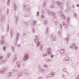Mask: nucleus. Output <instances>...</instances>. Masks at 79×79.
Here are the masks:
<instances>
[{
	"label": "nucleus",
	"instance_id": "5701e85b",
	"mask_svg": "<svg viewBox=\"0 0 79 79\" xmlns=\"http://www.w3.org/2000/svg\"><path fill=\"white\" fill-rule=\"evenodd\" d=\"M5 61H6L5 60H2V61H1L0 62H1V64H5Z\"/></svg>",
	"mask_w": 79,
	"mask_h": 79
},
{
	"label": "nucleus",
	"instance_id": "1a4fd4ad",
	"mask_svg": "<svg viewBox=\"0 0 79 79\" xmlns=\"http://www.w3.org/2000/svg\"><path fill=\"white\" fill-rule=\"evenodd\" d=\"M5 15H3L1 18V23H3V22H4V21L5 20Z\"/></svg>",
	"mask_w": 79,
	"mask_h": 79
},
{
	"label": "nucleus",
	"instance_id": "69168bd1",
	"mask_svg": "<svg viewBox=\"0 0 79 79\" xmlns=\"http://www.w3.org/2000/svg\"><path fill=\"white\" fill-rule=\"evenodd\" d=\"M12 71H13V72H15V69H12Z\"/></svg>",
	"mask_w": 79,
	"mask_h": 79
},
{
	"label": "nucleus",
	"instance_id": "c9c22d12",
	"mask_svg": "<svg viewBox=\"0 0 79 79\" xmlns=\"http://www.w3.org/2000/svg\"><path fill=\"white\" fill-rule=\"evenodd\" d=\"M46 3V2H44L43 4V7H44L45 6V4Z\"/></svg>",
	"mask_w": 79,
	"mask_h": 79
},
{
	"label": "nucleus",
	"instance_id": "680f3d73",
	"mask_svg": "<svg viewBox=\"0 0 79 79\" xmlns=\"http://www.w3.org/2000/svg\"><path fill=\"white\" fill-rule=\"evenodd\" d=\"M55 36H53V35H52L51 36V37L52 38H53V37H54Z\"/></svg>",
	"mask_w": 79,
	"mask_h": 79
},
{
	"label": "nucleus",
	"instance_id": "423d86ee",
	"mask_svg": "<svg viewBox=\"0 0 79 79\" xmlns=\"http://www.w3.org/2000/svg\"><path fill=\"white\" fill-rule=\"evenodd\" d=\"M58 13L59 15H60L61 17H62L63 19H66V17H65V16L63 15V13H62V12H61V11H60L58 12Z\"/></svg>",
	"mask_w": 79,
	"mask_h": 79
},
{
	"label": "nucleus",
	"instance_id": "f704fd0d",
	"mask_svg": "<svg viewBox=\"0 0 79 79\" xmlns=\"http://www.w3.org/2000/svg\"><path fill=\"white\" fill-rule=\"evenodd\" d=\"M58 6H60V5H63V2H60L57 4Z\"/></svg>",
	"mask_w": 79,
	"mask_h": 79
},
{
	"label": "nucleus",
	"instance_id": "49530a36",
	"mask_svg": "<svg viewBox=\"0 0 79 79\" xmlns=\"http://www.w3.org/2000/svg\"><path fill=\"white\" fill-rule=\"evenodd\" d=\"M44 67V68H47V67H48V66L46 64H44L43 66Z\"/></svg>",
	"mask_w": 79,
	"mask_h": 79
},
{
	"label": "nucleus",
	"instance_id": "338daca9",
	"mask_svg": "<svg viewBox=\"0 0 79 79\" xmlns=\"http://www.w3.org/2000/svg\"><path fill=\"white\" fill-rule=\"evenodd\" d=\"M26 33H24L23 35V36H26Z\"/></svg>",
	"mask_w": 79,
	"mask_h": 79
},
{
	"label": "nucleus",
	"instance_id": "052dcab7",
	"mask_svg": "<svg viewBox=\"0 0 79 79\" xmlns=\"http://www.w3.org/2000/svg\"><path fill=\"white\" fill-rule=\"evenodd\" d=\"M69 11V10H65V12L68 13Z\"/></svg>",
	"mask_w": 79,
	"mask_h": 79
},
{
	"label": "nucleus",
	"instance_id": "a18cd8bd",
	"mask_svg": "<svg viewBox=\"0 0 79 79\" xmlns=\"http://www.w3.org/2000/svg\"><path fill=\"white\" fill-rule=\"evenodd\" d=\"M7 32H9V25H8V27L7 28Z\"/></svg>",
	"mask_w": 79,
	"mask_h": 79
},
{
	"label": "nucleus",
	"instance_id": "e433bc0d",
	"mask_svg": "<svg viewBox=\"0 0 79 79\" xmlns=\"http://www.w3.org/2000/svg\"><path fill=\"white\" fill-rule=\"evenodd\" d=\"M70 19V18L69 17H68L67 18V21H68V22H69V20Z\"/></svg>",
	"mask_w": 79,
	"mask_h": 79
},
{
	"label": "nucleus",
	"instance_id": "ddd939ff",
	"mask_svg": "<svg viewBox=\"0 0 79 79\" xmlns=\"http://www.w3.org/2000/svg\"><path fill=\"white\" fill-rule=\"evenodd\" d=\"M23 8L25 9L26 8L27 11H29L30 10V8L26 7V5L23 6Z\"/></svg>",
	"mask_w": 79,
	"mask_h": 79
},
{
	"label": "nucleus",
	"instance_id": "a211bd4d",
	"mask_svg": "<svg viewBox=\"0 0 79 79\" xmlns=\"http://www.w3.org/2000/svg\"><path fill=\"white\" fill-rule=\"evenodd\" d=\"M64 60L66 61H69V57L67 56L65 58Z\"/></svg>",
	"mask_w": 79,
	"mask_h": 79
},
{
	"label": "nucleus",
	"instance_id": "bb28decb",
	"mask_svg": "<svg viewBox=\"0 0 79 79\" xmlns=\"http://www.w3.org/2000/svg\"><path fill=\"white\" fill-rule=\"evenodd\" d=\"M24 18H29L30 15H24Z\"/></svg>",
	"mask_w": 79,
	"mask_h": 79
},
{
	"label": "nucleus",
	"instance_id": "a878e982",
	"mask_svg": "<svg viewBox=\"0 0 79 79\" xmlns=\"http://www.w3.org/2000/svg\"><path fill=\"white\" fill-rule=\"evenodd\" d=\"M40 48L41 51H42L43 50V45L42 44H41L40 46Z\"/></svg>",
	"mask_w": 79,
	"mask_h": 79
},
{
	"label": "nucleus",
	"instance_id": "79ce46f5",
	"mask_svg": "<svg viewBox=\"0 0 79 79\" xmlns=\"http://www.w3.org/2000/svg\"><path fill=\"white\" fill-rule=\"evenodd\" d=\"M63 71L64 72H66L67 71V69H66V68H64L63 69Z\"/></svg>",
	"mask_w": 79,
	"mask_h": 79
},
{
	"label": "nucleus",
	"instance_id": "39448f33",
	"mask_svg": "<svg viewBox=\"0 0 79 79\" xmlns=\"http://www.w3.org/2000/svg\"><path fill=\"white\" fill-rule=\"evenodd\" d=\"M28 58H29V55L28 54H25L23 58L24 61H26Z\"/></svg>",
	"mask_w": 79,
	"mask_h": 79
},
{
	"label": "nucleus",
	"instance_id": "603ef678",
	"mask_svg": "<svg viewBox=\"0 0 79 79\" xmlns=\"http://www.w3.org/2000/svg\"><path fill=\"white\" fill-rule=\"evenodd\" d=\"M39 12L38 11L37 13V16H39Z\"/></svg>",
	"mask_w": 79,
	"mask_h": 79
},
{
	"label": "nucleus",
	"instance_id": "5fc2aeb1",
	"mask_svg": "<svg viewBox=\"0 0 79 79\" xmlns=\"http://www.w3.org/2000/svg\"><path fill=\"white\" fill-rule=\"evenodd\" d=\"M38 79H43L42 77H38Z\"/></svg>",
	"mask_w": 79,
	"mask_h": 79
},
{
	"label": "nucleus",
	"instance_id": "aec40b11",
	"mask_svg": "<svg viewBox=\"0 0 79 79\" xmlns=\"http://www.w3.org/2000/svg\"><path fill=\"white\" fill-rule=\"evenodd\" d=\"M63 25L64 27H65V28H67V25L66 24V23H65V22H63Z\"/></svg>",
	"mask_w": 79,
	"mask_h": 79
},
{
	"label": "nucleus",
	"instance_id": "0eeeda50",
	"mask_svg": "<svg viewBox=\"0 0 79 79\" xmlns=\"http://www.w3.org/2000/svg\"><path fill=\"white\" fill-rule=\"evenodd\" d=\"M55 75V73L54 72L52 73H50L48 75V77H54Z\"/></svg>",
	"mask_w": 79,
	"mask_h": 79
},
{
	"label": "nucleus",
	"instance_id": "cd10ccee",
	"mask_svg": "<svg viewBox=\"0 0 79 79\" xmlns=\"http://www.w3.org/2000/svg\"><path fill=\"white\" fill-rule=\"evenodd\" d=\"M14 10L15 11L16 10V8H17V6L15 4H14Z\"/></svg>",
	"mask_w": 79,
	"mask_h": 79
},
{
	"label": "nucleus",
	"instance_id": "37998d69",
	"mask_svg": "<svg viewBox=\"0 0 79 79\" xmlns=\"http://www.w3.org/2000/svg\"><path fill=\"white\" fill-rule=\"evenodd\" d=\"M58 21H55L54 22V24L55 25H57L58 24Z\"/></svg>",
	"mask_w": 79,
	"mask_h": 79
},
{
	"label": "nucleus",
	"instance_id": "6e6552de",
	"mask_svg": "<svg viewBox=\"0 0 79 79\" xmlns=\"http://www.w3.org/2000/svg\"><path fill=\"white\" fill-rule=\"evenodd\" d=\"M39 71L40 72H41V73H44L45 71V69H42V67H40L39 66H38Z\"/></svg>",
	"mask_w": 79,
	"mask_h": 79
},
{
	"label": "nucleus",
	"instance_id": "6e6d98bb",
	"mask_svg": "<svg viewBox=\"0 0 79 79\" xmlns=\"http://www.w3.org/2000/svg\"><path fill=\"white\" fill-rule=\"evenodd\" d=\"M60 9L61 10H63V6H61L60 7Z\"/></svg>",
	"mask_w": 79,
	"mask_h": 79
},
{
	"label": "nucleus",
	"instance_id": "864d4df0",
	"mask_svg": "<svg viewBox=\"0 0 79 79\" xmlns=\"http://www.w3.org/2000/svg\"><path fill=\"white\" fill-rule=\"evenodd\" d=\"M45 18V16L43 15H42L41 16V18H42L43 19H44Z\"/></svg>",
	"mask_w": 79,
	"mask_h": 79
},
{
	"label": "nucleus",
	"instance_id": "7ed1b4c3",
	"mask_svg": "<svg viewBox=\"0 0 79 79\" xmlns=\"http://www.w3.org/2000/svg\"><path fill=\"white\" fill-rule=\"evenodd\" d=\"M19 34L18 33L16 35V38L15 40V42H14L15 45H17L18 41L19 40Z\"/></svg>",
	"mask_w": 79,
	"mask_h": 79
},
{
	"label": "nucleus",
	"instance_id": "8fccbe9b",
	"mask_svg": "<svg viewBox=\"0 0 79 79\" xmlns=\"http://www.w3.org/2000/svg\"><path fill=\"white\" fill-rule=\"evenodd\" d=\"M50 58H53V57H54V56H53V55H50Z\"/></svg>",
	"mask_w": 79,
	"mask_h": 79
},
{
	"label": "nucleus",
	"instance_id": "f8f14e48",
	"mask_svg": "<svg viewBox=\"0 0 79 79\" xmlns=\"http://www.w3.org/2000/svg\"><path fill=\"white\" fill-rule=\"evenodd\" d=\"M23 74L24 73H23V72L20 71L19 73L18 76L20 77H21V76H22Z\"/></svg>",
	"mask_w": 79,
	"mask_h": 79
},
{
	"label": "nucleus",
	"instance_id": "c756f323",
	"mask_svg": "<svg viewBox=\"0 0 79 79\" xmlns=\"http://www.w3.org/2000/svg\"><path fill=\"white\" fill-rule=\"evenodd\" d=\"M11 48L13 51V52H15V47H14V46H11Z\"/></svg>",
	"mask_w": 79,
	"mask_h": 79
},
{
	"label": "nucleus",
	"instance_id": "e2e57ef3",
	"mask_svg": "<svg viewBox=\"0 0 79 79\" xmlns=\"http://www.w3.org/2000/svg\"><path fill=\"white\" fill-rule=\"evenodd\" d=\"M18 47H21V45L20 44H18Z\"/></svg>",
	"mask_w": 79,
	"mask_h": 79
},
{
	"label": "nucleus",
	"instance_id": "bf43d9fd",
	"mask_svg": "<svg viewBox=\"0 0 79 79\" xmlns=\"http://www.w3.org/2000/svg\"><path fill=\"white\" fill-rule=\"evenodd\" d=\"M3 58V56H1L0 57V60H2V58Z\"/></svg>",
	"mask_w": 79,
	"mask_h": 79
},
{
	"label": "nucleus",
	"instance_id": "393cba45",
	"mask_svg": "<svg viewBox=\"0 0 79 79\" xmlns=\"http://www.w3.org/2000/svg\"><path fill=\"white\" fill-rule=\"evenodd\" d=\"M15 18L16 19V24H17V22L18 21V19L19 18V17L15 16Z\"/></svg>",
	"mask_w": 79,
	"mask_h": 79
},
{
	"label": "nucleus",
	"instance_id": "4be33fe9",
	"mask_svg": "<svg viewBox=\"0 0 79 79\" xmlns=\"http://www.w3.org/2000/svg\"><path fill=\"white\" fill-rule=\"evenodd\" d=\"M18 60V59L17 58V57H15L13 59V61H14L15 62L16 61H17Z\"/></svg>",
	"mask_w": 79,
	"mask_h": 79
},
{
	"label": "nucleus",
	"instance_id": "f3484780",
	"mask_svg": "<svg viewBox=\"0 0 79 79\" xmlns=\"http://www.w3.org/2000/svg\"><path fill=\"white\" fill-rule=\"evenodd\" d=\"M76 47V44H73L70 46L69 48H74V47Z\"/></svg>",
	"mask_w": 79,
	"mask_h": 79
},
{
	"label": "nucleus",
	"instance_id": "9b49d317",
	"mask_svg": "<svg viewBox=\"0 0 79 79\" xmlns=\"http://www.w3.org/2000/svg\"><path fill=\"white\" fill-rule=\"evenodd\" d=\"M23 72L26 75H29V73L27 71V70H23Z\"/></svg>",
	"mask_w": 79,
	"mask_h": 79
},
{
	"label": "nucleus",
	"instance_id": "f03ea898",
	"mask_svg": "<svg viewBox=\"0 0 79 79\" xmlns=\"http://www.w3.org/2000/svg\"><path fill=\"white\" fill-rule=\"evenodd\" d=\"M51 48H48L47 49V53L44 54H43L42 56L43 57H45V56H48V55H52V53H51Z\"/></svg>",
	"mask_w": 79,
	"mask_h": 79
},
{
	"label": "nucleus",
	"instance_id": "774afa93",
	"mask_svg": "<svg viewBox=\"0 0 79 79\" xmlns=\"http://www.w3.org/2000/svg\"><path fill=\"white\" fill-rule=\"evenodd\" d=\"M77 36H78V37H79V33H78L77 34Z\"/></svg>",
	"mask_w": 79,
	"mask_h": 79
},
{
	"label": "nucleus",
	"instance_id": "7c9ffc66",
	"mask_svg": "<svg viewBox=\"0 0 79 79\" xmlns=\"http://www.w3.org/2000/svg\"><path fill=\"white\" fill-rule=\"evenodd\" d=\"M48 23V21L47 20H45L44 21V24H47Z\"/></svg>",
	"mask_w": 79,
	"mask_h": 79
},
{
	"label": "nucleus",
	"instance_id": "72a5a7b5",
	"mask_svg": "<svg viewBox=\"0 0 79 79\" xmlns=\"http://www.w3.org/2000/svg\"><path fill=\"white\" fill-rule=\"evenodd\" d=\"M11 1V0H8L7 2V5L8 6H9L10 5V2Z\"/></svg>",
	"mask_w": 79,
	"mask_h": 79
},
{
	"label": "nucleus",
	"instance_id": "09e8293b",
	"mask_svg": "<svg viewBox=\"0 0 79 79\" xmlns=\"http://www.w3.org/2000/svg\"><path fill=\"white\" fill-rule=\"evenodd\" d=\"M74 16L75 17V18H77V14L76 13L74 14Z\"/></svg>",
	"mask_w": 79,
	"mask_h": 79
},
{
	"label": "nucleus",
	"instance_id": "b1692460",
	"mask_svg": "<svg viewBox=\"0 0 79 79\" xmlns=\"http://www.w3.org/2000/svg\"><path fill=\"white\" fill-rule=\"evenodd\" d=\"M1 44L2 45H3V44L5 43V41L3 40H0Z\"/></svg>",
	"mask_w": 79,
	"mask_h": 79
},
{
	"label": "nucleus",
	"instance_id": "412c9836",
	"mask_svg": "<svg viewBox=\"0 0 79 79\" xmlns=\"http://www.w3.org/2000/svg\"><path fill=\"white\" fill-rule=\"evenodd\" d=\"M60 54H63V53H64V49H61L60 51Z\"/></svg>",
	"mask_w": 79,
	"mask_h": 79
},
{
	"label": "nucleus",
	"instance_id": "4c0bfd02",
	"mask_svg": "<svg viewBox=\"0 0 79 79\" xmlns=\"http://www.w3.org/2000/svg\"><path fill=\"white\" fill-rule=\"evenodd\" d=\"M3 50L4 52H6V47H3Z\"/></svg>",
	"mask_w": 79,
	"mask_h": 79
},
{
	"label": "nucleus",
	"instance_id": "ea45409f",
	"mask_svg": "<svg viewBox=\"0 0 79 79\" xmlns=\"http://www.w3.org/2000/svg\"><path fill=\"white\" fill-rule=\"evenodd\" d=\"M66 5L67 8H69V3H67Z\"/></svg>",
	"mask_w": 79,
	"mask_h": 79
},
{
	"label": "nucleus",
	"instance_id": "3c124183",
	"mask_svg": "<svg viewBox=\"0 0 79 79\" xmlns=\"http://www.w3.org/2000/svg\"><path fill=\"white\" fill-rule=\"evenodd\" d=\"M34 21V22H33V23H34V26H35V24H36V21Z\"/></svg>",
	"mask_w": 79,
	"mask_h": 79
},
{
	"label": "nucleus",
	"instance_id": "2f4dec72",
	"mask_svg": "<svg viewBox=\"0 0 79 79\" xmlns=\"http://www.w3.org/2000/svg\"><path fill=\"white\" fill-rule=\"evenodd\" d=\"M10 54H8L6 57V59L9 58V57H10Z\"/></svg>",
	"mask_w": 79,
	"mask_h": 79
},
{
	"label": "nucleus",
	"instance_id": "20e7f679",
	"mask_svg": "<svg viewBox=\"0 0 79 79\" xmlns=\"http://www.w3.org/2000/svg\"><path fill=\"white\" fill-rule=\"evenodd\" d=\"M8 69V67L6 68L5 67H3L1 71H0V74H2V73H5L6 71H7Z\"/></svg>",
	"mask_w": 79,
	"mask_h": 79
},
{
	"label": "nucleus",
	"instance_id": "de8ad7c7",
	"mask_svg": "<svg viewBox=\"0 0 79 79\" xmlns=\"http://www.w3.org/2000/svg\"><path fill=\"white\" fill-rule=\"evenodd\" d=\"M51 8H55L54 5H51Z\"/></svg>",
	"mask_w": 79,
	"mask_h": 79
},
{
	"label": "nucleus",
	"instance_id": "9d476101",
	"mask_svg": "<svg viewBox=\"0 0 79 79\" xmlns=\"http://www.w3.org/2000/svg\"><path fill=\"white\" fill-rule=\"evenodd\" d=\"M48 15H50V14H51L53 16H55V14L53 12L51 13L49 10H48Z\"/></svg>",
	"mask_w": 79,
	"mask_h": 79
},
{
	"label": "nucleus",
	"instance_id": "f257e3e1",
	"mask_svg": "<svg viewBox=\"0 0 79 79\" xmlns=\"http://www.w3.org/2000/svg\"><path fill=\"white\" fill-rule=\"evenodd\" d=\"M36 38L35 39V42L36 44L37 47H39V45L41 44V42L38 41V40H39V38L38 35H35Z\"/></svg>",
	"mask_w": 79,
	"mask_h": 79
},
{
	"label": "nucleus",
	"instance_id": "473e14b6",
	"mask_svg": "<svg viewBox=\"0 0 79 79\" xmlns=\"http://www.w3.org/2000/svg\"><path fill=\"white\" fill-rule=\"evenodd\" d=\"M56 40V37L54 36V37H53V38L52 39V40L53 41H55Z\"/></svg>",
	"mask_w": 79,
	"mask_h": 79
},
{
	"label": "nucleus",
	"instance_id": "c85d7f7f",
	"mask_svg": "<svg viewBox=\"0 0 79 79\" xmlns=\"http://www.w3.org/2000/svg\"><path fill=\"white\" fill-rule=\"evenodd\" d=\"M8 77H10L11 74H12V72H10L8 73Z\"/></svg>",
	"mask_w": 79,
	"mask_h": 79
},
{
	"label": "nucleus",
	"instance_id": "6ab92c4d",
	"mask_svg": "<svg viewBox=\"0 0 79 79\" xmlns=\"http://www.w3.org/2000/svg\"><path fill=\"white\" fill-rule=\"evenodd\" d=\"M45 61L46 62H50L52 61V60L50 59L47 58L46 59Z\"/></svg>",
	"mask_w": 79,
	"mask_h": 79
},
{
	"label": "nucleus",
	"instance_id": "a19ab883",
	"mask_svg": "<svg viewBox=\"0 0 79 79\" xmlns=\"http://www.w3.org/2000/svg\"><path fill=\"white\" fill-rule=\"evenodd\" d=\"M9 11H10V10L9 9H7V15H9Z\"/></svg>",
	"mask_w": 79,
	"mask_h": 79
},
{
	"label": "nucleus",
	"instance_id": "c03bdc74",
	"mask_svg": "<svg viewBox=\"0 0 79 79\" xmlns=\"http://www.w3.org/2000/svg\"><path fill=\"white\" fill-rule=\"evenodd\" d=\"M32 31L33 33L35 32V29H34V28L33 27L32 28Z\"/></svg>",
	"mask_w": 79,
	"mask_h": 79
},
{
	"label": "nucleus",
	"instance_id": "4d7b16f0",
	"mask_svg": "<svg viewBox=\"0 0 79 79\" xmlns=\"http://www.w3.org/2000/svg\"><path fill=\"white\" fill-rule=\"evenodd\" d=\"M1 39H5V37H4V36H2L1 37Z\"/></svg>",
	"mask_w": 79,
	"mask_h": 79
},
{
	"label": "nucleus",
	"instance_id": "13d9d810",
	"mask_svg": "<svg viewBox=\"0 0 79 79\" xmlns=\"http://www.w3.org/2000/svg\"><path fill=\"white\" fill-rule=\"evenodd\" d=\"M75 47V50H77V46H76Z\"/></svg>",
	"mask_w": 79,
	"mask_h": 79
},
{
	"label": "nucleus",
	"instance_id": "4468645a",
	"mask_svg": "<svg viewBox=\"0 0 79 79\" xmlns=\"http://www.w3.org/2000/svg\"><path fill=\"white\" fill-rule=\"evenodd\" d=\"M65 40H66V42H68L69 40V35L67 34V37L64 39Z\"/></svg>",
	"mask_w": 79,
	"mask_h": 79
},
{
	"label": "nucleus",
	"instance_id": "58836bf2",
	"mask_svg": "<svg viewBox=\"0 0 79 79\" xmlns=\"http://www.w3.org/2000/svg\"><path fill=\"white\" fill-rule=\"evenodd\" d=\"M46 34H47L48 32V28H46Z\"/></svg>",
	"mask_w": 79,
	"mask_h": 79
},
{
	"label": "nucleus",
	"instance_id": "0e129e2a",
	"mask_svg": "<svg viewBox=\"0 0 79 79\" xmlns=\"http://www.w3.org/2000/svg\"><path fill=\"white\" fill-rule=\"evenodd\" d=\"M42 13L43 14H44V13H45V11H44L42 10Z\"/></svg>",
	"mask_w": 79,
	"mask_h": 79
},
{
	"label": "nucleus",
	"instance_id": "2eb2a0df",
	"mask_svg": "<svg viewBox=\"0 0 79 79\" xmlns=\"http://www.w3.org/2000/svg\"><path fill=\"white\" fill-rule=\"evenodd\" d=\"M10 34L11 37L13 38V35L14 34V31H13V30L11 29L10 30Z\"/></svg>",
	"mask_w": 79,
	"mask_h": 79
},
{
	"label": "nucleus",
	"instance_id": "dca6fc26",
	"mask_svg": "<svg viewBox=\"0 0 79 79\" xmlns=\"http://www.w3.org/2000/svg\"><path fill=\"white\" fill-rule=\"evenodd\" d=\"M16 66L18 68H20V62L19 61H18L16 63Z\"/></svg>",
	"mask_w": 79,
	"mask_h": 79
}]
</instances>
